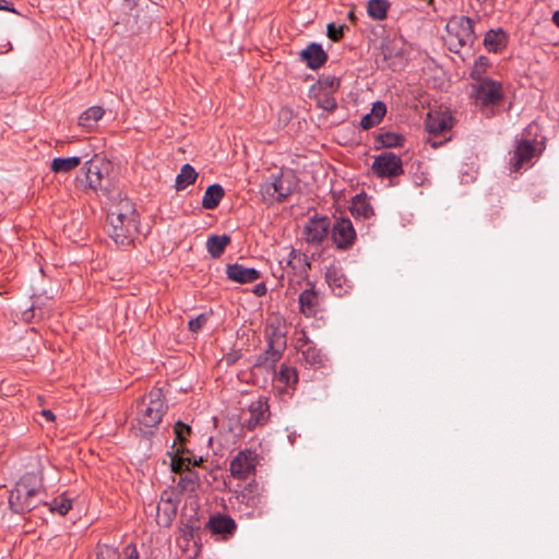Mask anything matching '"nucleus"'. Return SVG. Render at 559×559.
Masks as SVG:
<instances>
[{
    "mask_svg": "<svg viewBox=\"0 0 559 559\" xmlns=\"http://www.w3.org/2000/svg\"><path fill=\"white\" fill-rule=\"evenodd\" d=\"M45 491L44 467L38 461L37 466L25 473L10 491V509L17 514L29 512L43 502Z\"/></svg>",
    "mask_w": 559,
    "mask_h": 559,
    "instance_id": "obj_1",
    "label": "nucleus"
},
{
    "mask_svg": "<svg viewBox=\"0 0 559 559\" xmlns=\"http://www.w3.org/2000/svg\"><path fill=\"white\" fill-rule=\"evenodd\" d=\"M139 219L134 204L128 198L121 199L108 211L107 233L117 246L129 247L139 233Z\"/></svg>",
    "mask_w": 559,
    "mask_h": 559,
    "instance_id": "obj_2",
    "label": "nucleus"
},
{
    "mask_svg": "<svg viewBox=\"0 0 559 559\" xmlns=\"http://www.w3.org/2000/svg\"><path fill=\"white\" fill-rule=\"evenodd\" d=\"M167 409L168 405L162 388L154 386L136 404V421L140 432L146 438L152 436L154 433L152 429L162 421Z\"/></svg>",
    "mask_w": 559,
    "mask_h": 559,
    "instance_id": "obj_3",
    "label": "nucleus"
},
{
    "mask_svg": "<svg viewBox=\"0 0 559 559\" xmlns=\"http://www.w3.org/2000/svg\"><path fill=\"white\" fill-rule=\"evenodd\" d=\"M234 498L238 512L248 519L263 515L266 496L264 495V488L255 480L250 481L241 490L236 491Z\"/></svg>",
    "mask_w": 559,
    "mask_h": 559,
    "instance_id": "obj_4",
    "label": "nucleus"
},
{
    "mask_svg": "<svg viewBox=\"0 0 559 559\" xmlns=\"http://www.w3.org/2000/svg\"><path fill=\"white\" fill-rule=\"evenodd\" d=\"M474 20L468 16H453L447 24L448 45L453 52H459L463 47H472L476 40Z\"/></svg>",
    "mask_w": 559,
    "mask_h": 559,
    "instance_id": "obj_5",
    "label": "nucleus"
},
{
    "mask_svg": "<svg viewBox=\"0 0 559 559\" xmlns=\"http://www.w3.org/2000/svg\"><path fill=\"white\" fill-rule=\"evenodd\" d=\"M104 168L105 164L97 156L84 163V177L79 180L83 190H92L97 194L109 195V179Z\"/></svg>",
    "mask_w": 559,
    "mask_h": 559,
    "instance_id": "obj_6",
    "label": "nucleus"
},
{
    "mask_svg": "<svg viewBox=\"0 0 559 559\" xmlns=\"http://www.w3.org/2000/svg\"><path fill=\"white\" fill-rule=\"evenodd\" d=\"M266 337L267 347L258 356L254 366L266 370H273L286 347V338L282 333L275 330H273L272 333L266 331Z\"/></svg>",
    "mask_w": 559,
    "mask_h": 559,
    "instance_id": "obj_7",
    "label": "nucleus"
},
{
    "mask_svg": "<svg viewBox=\"0 0 559 559\" xmlns=\"http://www.w3.org/2000/svg\"><path fill=\"white\" fill-rule=\"evenodd\" d=\"M371 169L379 178H394L403 174V163L396 154L383 152L374 157Z\"/></svg>",
    "mask_w": 559,
    "mask_h": 559,
    "instance_id": "obj_8",
    "label": "nucleus"
},
{
    "mask_svg": "<svg viewBox=\"0 0 559 559\" xmlns=\"http://www.w3.org/2000/svg\"><path fill=\"white\" fill-rule=\"evenodd\" d=\"M473 85L474 96L483 106L498 104L503 98L502 85L492 79L475 81Z\"/></svg>",
    "mask_w": 559,
    "mask_h": 559,
    "instance_id": "obj_9",
    "label": "nucleus"
},
{
    "mask_svg": "<svg viewBox=\"0 0 559 559\" xmlns=\"http://www.w3.org/2000/svg\"><path fill=\"white\" fill-rule=\"evenodd\" d=\"M258 464V455L254 451L246 449L239 451L230 461V474L234 478L246 479L254 474Z\"/></svg>",
    "mask_w": 559,
    "mask_h": 559,
    "instance_id": "obj_10",
    "label": "nucleus"
},
{
    "mask_svg": "<svg viewBox=\"0 0 559 559\" xmlns=\"http://www.w3.org/2000/svg\"><path fill=\"white\" fill-rule=\"evenodd\" d=\"M261 192L274 201L283 202L293 192L292 182L283 174L272 175L269 180L262 185Z\"/></svg>",
    "mask_w": 559,
    "mask_h": 559,
    "instance_id": "obj_11",
    "label": "nucleus"
},
{
    "mask_svg": "<svg viewBox=\"0 0 559 559\" xmlns=\"http://www.w3.org/2000/svg\"><path fill=\"white\" fill-rule=\"evenodd\" d=\"M249 417L243 420L242 426L248 430H253L259 426H264L270 417V406L267 399L260 396L252 401L248 406Z\"/></svg>",
    "mask_w": 559,
    "mask_h": 559,
    "instance_id": "obj_12",
    "label": "nucleus"
},
{
    "mask_svg": "<svg viewBox=\"0 0 559 559\" xmlns=\"http://www.w3.org/2000/svg\"><path fill=\"white\" fill-rule=\"evenodd\" d=\"M332 239L338 249L346 250L354 243L356 231L349 218L340 217L332 227Z\"/></svg>",
    "mask_w": 559,
    "mask_h": 559,
    "instance_id": "obj_13",
    "label": "nucleus"
},
{
    "mask_svg": "<svg viewBox=\"0 0 559 559\" xmlns=\"http://www.w3.org/2000/svg\"><path fill=\"white\" fill-rule=\"evenodd\" d=\"M324 275L326 284L335 296L343 297L350 292L352 284L338 265L331 264L326 266Z\"/></svg>",
    "mask_w": 559,
    "mask_h": 559,
    "instance_id": "obj_14",
    "label": "nucleus"
},
{
    "mask_svg": "<svg viewBox=\"0 0 559 559\" xmlns=\"http://www.w3.org/2000/svg\"><path fill=\"white\" fill-rule=\"evenodd\" d=\"M425 127L431 136L441 135L453 127V117L448 111H430L427 115Z\"/></svg>",
    "mask_w": 559,
    "mask_h": 559,
    "instance_id": "obj_15",
    "label": "nucleus"
},
{
    "mask_svg": "<svg viewBox=\"0 0 559 559\" xmlns=\"http://www.w3.org/2000/svg\"><path fill=\"white\" fill-rule=\"evenodd\" d=\"M307 285L308 288L300 293L298 302L300 312L308 318H312L320 311V296L312 282H308Z\"/></svg>",
    "mask_w": 559,
    "mask_h": 559,
    "instance_id": "obj_16",
    "label": "nucleus"
},
{
    "mask_svg": "<svg viewBox=\"0 0 559 559\" xmlns=\"http://www.w3.org/2000/svg\"><path fill=\"white\" fill-rule=\"evenodd\" d=\"M330 222L326 217L311 218L304 228L305 239L308 243H321L328 236Z\"/></svg>",
    "mask_w": 559,
    "mask_h": 559,
    "instance_id": "obj_17",
    "label": "nucleus"
},
{
    "mask_svg": "<svg viewBox=\"0 0 559 559\" xmlns=\"http://www.w3.org/2000/svg\"><path fill=\"white\" fill-rule=\"evenodd\" d=\"M206 527L212 534L221 535L227 539L235 534L237 524L229 515L218 513L210 518Z\"/></svg>",
    "mask_w": 559,
    "mask_h": 559,
    "instance_id": "obj_18",
    "label": "nucleus"
},
{
    "mask_svg": "<svg viewBox=\"0 0 559 559\" xmlns=\"http://www.w3.org/2000/svg\"><path fill=\"white\" fill-rule=\"evenodd\" d=\"M309 269L310 262L308 257L299 250L292 249L285 261L283 271L287 274L292 272L294 275L307 277Z\"/></svg>",
    "mask_w": 559,
    "mask_h": 559,
    "instance_id": "obj_19",
    "label": "nucleus"
},
{
    "mask_svg": "<svg viewBox=\"0 0 559 559\" xmlns=\"http://www.w3.org/2000/svg\"><path fill=\"white\" fill-rule=\"evenodd\" d=\"M226 275L235 283L247 284L258 281L261 277V272L254 267L233 263L226 266Z\"/></svg>",
    "mask_w": 559,
    "mask_h": 559,
    "instance_id": "obj_20",
    "label": "nucleus"
},
{
    "mask_svg": "<svg viewBox=\"0 0 559 559\" xmlns=\"http://www.w3.org/2000/svg\"><path fill=\"white\" fill-rule=\"evenodd\" d=\"M536 147L533 142L528 140H521L510 159L511 170L519 171L523 165L530 163L534 157Z\"/></svg>",
    "mask_w": 559,
    "mask_h": 559,
    "instance_id": "obj_21",
    "label": "nucleus"
},
{
    "mask_svg": "<svg viewBox=\"0 0 559 559\" xmlns=\"http://www.w3.org/2000/svg\"><path fill=\"white\" fill-rule=\"evenodd\" d=\"M300 59L309 69L317 70L326 62L328 55L320 44L311 43L300 51Z\"/></svg>",
    "mask_w": 559,
    "mask_h": 559,
    "instance_id": "obj_22",
    "label": "nucleus"
},
{
    "mask_svg": "<svg viewBox=\"0 0 559 559\" xmlns=\"http://www.w3.org/2000/svg\"><path fill=\"white\" fill-rule=\"evenodd\" d=\"M508 45V34L501 28L489 29L484 37V46L489 52H500Z\"/></svg>",
    "mask_w": 559,
    "mask_h": 559,
    "instance_id": "obj_23",
    "label": "nucleus"
},
{
    "mask_svg": "<svg viewBox=\"0 0 559 559\" xmlns=\"http://www.w3.org/2000/svg\"><path fill=\"white\" fill-rule=\"evenodd\" d=\"M178 499L162 498V503L157 507V522L162 526H169L177 514Z\"/></svg>",
    "mask_w": 559,
    "mask_h": 559,
    "instance_id": "obj_24",
    "label": "nucleus"
},
{
    "mask_svg": "<svg viewBox=\"0 0 559 559\" xmlns=\"http://www.w3.org/2000/svg\"><path fill=\"white\" fill-rule=\"evenodd\" d=\"M300 353L304 361L310 367L319 369L324 366L325 356L311 343L306 342L300 345Z\"/></svg>",
    "mask_w": 559,
    "mask_h": 559,
    "instance_id": "obj_25",
    "label": "nucleus"
},
{
    "mask_svg": "<svg viewBox=\"0 0 559 559\" xmlns=\"http://www.w3.org/2000/svg\"><path fill=\"white\" fill-rule=\"evenodd\" d=\"M225 192L221 185L213 183L209 186L204 192L203 199H202V206L205 210H214L218 206L219 202L222 201Z\"/></svg>",
    "mask_w": 559,
    "mask_h": 559,
    "instance_id": "obj_26",
    "label": "nucleus"
},
{
    "mask_svg": "<svg viewBox=\"0 0 559 559\" xmlns=\"http://www.w3.org/2000/svg\"><path fill=\"white\" fill-rule=\"evenodd\" d=\"M82 158L79 156L56 157L50 164V170L55 174H68L80 166Z\"/></svg>",
    "mask_w": 559,
    "mask_h": 559,
    "instance_id": "obj_27",
    "label": "nucleus"
},
{
    "mask_svg": "<svg viewBox=\"0 0 559 559\" xmlns=\"http://www.w3.org/2000/svg\"><path fill=\"white\" fill-rule=\"evenodd\" d=\"M230 243V237L228 235H212L206 240V249L212 258H219L226 247Z\"/></svg>",
    "mask_w": 559,
    "mask_h": 559,
    "instance_id": "obj_28",
    "label": "nucleus"
},
{
    "mask_svg": "<svg viewBox=\"0 0 559 559\" xmlns=\"http://www.w3.org/2000/svg\"><path fill=\"white\" fill-rule=\"evenodd\" d=\"M186 453H189V450L183 447H178L175 451V454L171 457V469L175 473L181 474L182 472L191 471L190 466L192 460L190 456H187Z\"/></svg>",
    "mask_w": 559,
    "mask_h": 559,
    "instance_id": "obj_29",
    "label": "nucleus"
},
{
    "mask_svg": "<svg viewBox=\"0 0 559 559\" xmlns=\"http://www.w3.org/2000/svg\"><path fill=\"white\" fill-rule=\"evenodd\" d=\"M105 110L100 106H92L81 114L79 117V124L86 129H93L96 123L103 118Z\"/></svg>",
    "mask_w": 559,
    "mask_h": 559,
    "instance_id": "obj_30",
    "label": "nucleus"
},
{
    "mask_svg": "<svg viewBox=\"0 0 559 559\" xmlns=\"http://www.w3.org/2000/svg\"><path fill=\"white\" fill-rule=\"evenodd\" d=\"M349 210L355 217L368 218L373 215V209L369 201L360 194L353 199Z\"/></svg>",
    "mask_w": 559,
    "mask_h": 559,
    "instance_id": "obj_31",
    "label": "nucleus"
},
{
    "mask_svg": "<svg viewBox=\"0 0 559 559\" xmlns=\"http://www.w3.org/2000/svg\"><path fill=\"white\" fill-rule=\"evenodd\" d=\"M198 177V173L190 164H185L176 177L175 188L180 191L192 185Z\"/></svg>",
    "mask_w": 559,
    "mask_h": 559,
    "instance_id": "obj_32",
    "label": "nucleus"
},
{
    "mask_svg": "<svg viewBox=\"0 0 559 559\" xmlns=\"http://www.w3.org/2000/svg\"><path fill=\"white\" fill-rule=\"evenodd\" d=\"M200 485V476L194 471H188L185 475H181L177 488L180 492H194Z\"/></svg>",
    "mask_w": 559,
    "mask_h": 559,
    "instance_id": "obj_33",
    "label": "nucleus"
},
{
    "mask_svg": "<svg viewBox=\"0 0 559 559\" xmlns=\"http://www.w3.org/2000/svg\"><path fill=\"white\" fill-rule=\"evenodd\" d=\"M389 8L390 3L388 0H369L367 12L373 20L381 21L386 17Z\"/></svg>",
    "mask_w": 559,
    "mask_h": 559,
    "instance_id": "obj_34",
    "label": "nucleus"
},
{
    "mask_svg": "<svg viewBox=\"0 0 559 559\" xmlns=\"http://www.w3.org/2000/svg\"><path fill=\"white\" fill-rule=\"evenodd\" d=\"M49 511L51 513H57L59 515H66L72 509V500L67 498L64 495H61L55 498L51 502L47 503Z\"/></svg>",
    "mask_w": 559,
    "mask_h": 559,
    "instance_id": "obj_35",
    "label": "nucleus"
},
{
    "mask_svg": "<svg viewBox=\"0 0 559 559\" xmlns=\"http://www.w3.org/2000/svg\"><path fill=\"white\" fill-rule=\"evenodd\" d=\"M276 380L288 388L294 386L298 382L297 370L294 367L283 365L276 374Z\"/></svg>",
    "mask_w": 559,
    "mask_h": 559,
    "instance_id": "obj_36",
    "label": "nucleus"
},
{
    "mask_svg": "<svg viewBox=\"0 0 559 559\" xmlns=\"http://www.w3.org/2000/svg\"><path fill=\"white\" fill-rule=\"evenodd\" d=\"M377 142L382 147H399L403 145L404 138L395 132H384L378 135Z\"/></svg>",
    "mask_w": 559,
    "mask_h": 559,
    "instance_id": "obj_37",
    "label": "nucleus"
},
{
    "mask_svg": "<svg viewBox=\"0 0 559 559\" xmlns=\"http://www.w3.org/2000/svg\"><path fill=\"white\" fill-rule=\"evenodd\" d=\"M489 67V59L486 56H479L474 62V67L469 74L471 79L474 81L487 79L485 76V73L487 72Z\"/></svg>",
    "mask_w": 559,
    "mask_h": 559,
    "instance_id": "obj_38",
    "label": "nucleus"
},
{
    "mask_svg": "<svg viewBox=\"0 0 559 559\" xmlns=\"http://www.w3.org/2000/svg\"><path fill=\"white\" fill-rule=\"evenodd\" d=\"M317 106L328 112H332L336 109L337 103L332 93L321 92L317 96Z\"/></svg>",
    "mask_w": 559,
    "mask_h": 559,
    "instance_id": "obj_39",
    "label": "nucleus"
},
{
    "mask_svg": "<svg viewBox=\"0 0 559 559\" xmlns=\"http://www.w3.org/2000/svg\"><path fill=\"white\" fill-rule=\"evenodd\" d=\"M340 84V79L333 75L321 78L318 81V86L321 92L333 93L338 90Z\"/></svg>",
    "mask_w": 559,
    "mask_h": 559,
    "instance_id": "obj_40",
    "label": "nucleus"
},
{
    "mask_svg": "<svg viewBox=\"0 0 559 559\" xmlns=\"http://www.w3.org/2000/svg\"><path fill=\"white\" fill-rule=\"evenodd\" d=\"M174 431L176 435L175 442H179L182 445L187 440V436L191 432V428L182 421H177L175 424ZM175 445L176 443H174L173 448H175Z\"/></svg>",
    "mask_w": 559,
    "mask_h": 559,
    "instance_id": "obj_41",
    "label": "nucleus"
},
{
    "mask_svg": "<svg viewBox=\"0 0 559 559\" xmlns=\"http://www.w3.org/2000/svg\"><path fill=\"white\" fill-rule=\"evenodd\" d=\"M118 549L108 545L98 546L96 559H118Z\"/></svg>",
    "mask_w": 559,
    "mask_h": 559,
    "instance_id": "obj_42",
    "label": "nucleus"
},
{
    "mask_svg": "<svg viewBox=\"0 0 559 559\" xmlns=\"http://www.w3.org/2000/svg\"><path fill=\"white\" fill-rule=\"evenodd\" d=\"M370 114L376 119V121L380 123L384 115L386 114L385 104L383 102L373 103Z\"/></svg>",
    "mask_w": 559,
    "mask_h": 559,
    "instance_id": "obj_43",
    "label": "nucleus"
},
{
    "mask_svg": "<svg viewBox=\"0 0 559 559\" xmlns=\"http://www.w3.org/2000/svg\"><path fill=\"white\" fill-rule=\"evenodd\" d=\"M344 25H336L334 23H330L328 25V36L333 41H337L343 37L344 34Z\"/></svg>",
    "mask_w": 559,
    "mask_h": 559,
    "instance_id": "obj_44",
    "label": "nucleus"
},
{
    "mask_svg": "<svg viewBox=\"0 0 559 559\" xmlns=\"http://www.w3.org/2000/svg\"><path fill=\"white\" fill-rule=\"evenodd\" d=\"M206 322V317L204 314H200L197 318H193L189 321L188 326L191 332H198L200 331L204 323Z\"/></svg>",
    "mask_w": 559,
    "mask_h": 559,
    "instance_id": "obj_45",
    "label": "nucleus"
},
{
    "mask_svg": "<svg viewBox=\"0 0 559 559\" xmlns=\"http://www.w3.org/2000/svg\"><path fill=\"white\" fill-rule=\"evenodd\" d=\"M379 124L378 121H376V119L371 116V114H366L360 122H359V126L364 129V130H368L374 126Z\"/></svg>",
    "mask_w": 559,
    "mask_h": 559,
    "instance_id": "obj_46",
    "label": "nucleus"
},
{
    "mask_svg": "<svg viewBox=\"0 0 559 559\" xmlns=\"http://www.w3.org/2000/svg\"><path fill=\"white\" fill-rule=\"evenodd\" d=\"M123 552H124V559H139L138 549H136L135 545H133V544L128 545L124 548Z\"/></svg>",
    "mask_w": 559,
    "mask_h": 559,
    "instance_id": "obj_47",
    "label": "nucleus"
},
{
    "mask_svg": "<svg viewBox=\"0 0 559 559\" xmlns=\"http://www.w3.org/2000/svg\"><path fill=\"white\" fill-rule=\"evenodd\" d=\"M253 294L258 297H262L266 294L267 288L264 283H259L253 287Z\"/></svg>",
    "mask_w": 559,
    "mask_h": 559,
    "instance_id": "obj_48",
    "label": "nucleus"
},
{
    "mask_svg": "<svg viewBox=\"0 0 559 559\" xmlns=\"http://www.w3.org/2000/svg\"><path fill=\"white\" fill-rule=\"evenodd\" d=\"M186 454H187V456H190V457H191V460H192L191 465H192V466H200V465H201V463L203 462V457H202V456L197 457V456H194V455L190 454V452H189V453H186Z\"/></svg>",
    "mask_w": 559,
    "mask_h": 559,
    "instance_id": "obj_49",
    "label": "nucleus"
},
{
    "mask_svg": "<svg viewBox=\"0 0 559 559\" xmlns=\"http://www.w3.org/2000/svg\"><path fill=\"white\" fill-rule=\"evenodd\" d=\"M41 415H43V416H44L48 421H53V420H55V415H53V413H52L50 409H43Z\"/></svg>",
    "mask_w": 559,
    "mask_h": 559,
    "instance_id": "obj_50",
    "label": "nucleus"
},
{
    "mask_svg": "<svg viewBox=\"0 0 559 559\" xmlns=\"http://www.w3.org/2000/svg\"><path fill=\"white\" fill-rule=\"evenodd\" d=\"M447 141H449V138L444 140V142H447ZM427 142H428V143H429L433 148L439 147V146L443 143V141H439V142H438V141L433 140L432 138H429V139L427 140Z\"/></svg>",
    "mask_w": 559,
    "mask_h": 559,
    "instance_id": "obj_51",
    "label": "nucleus"
},
{
    "mask_svg": "<svg viewBox=\"0 0 559 559\" xmlns=\"http://www.w3.org/2000/svg\"><path fill=\"white\" fill-rule=\"evenodd\" d=\"M0 10L13 11L5 0H0Z\"/></svg>",
    "mask_w": 559,
    "mask_h": 559,
    "instance_id": "obj_52",
    "label": "nucleus"
},
{
    "mask_svg": "<svg viewBox=\"0 0 559 559\" xmlns=\"http://www.w3.org/2000/svg\"><path fill=\"white\" fill-rule=\"evenodd\" d=\"M552 22L559 27V10L552 14Z\"/></svg>",
    "mask_w": 559,
    "mask_h": 559,
    "instance_id": "obj_53",
    "label": "nucleus"
},
{
    "mask_svg": "<svg viewBox=\"0 0 559 559\" xmlns=\"http://www.w3.org/2000/svg\"><path fill=\"white\" fill-rule=\"evenodd\" d=\"M353 16H354V13H353V12H350V13H349V19H353Z\"/></svg>",
    "mask_w": 559,
    "mask_h": 559,
    "instance_id": "obj_54",
    "label": "nucleus"
}]
</instances>
